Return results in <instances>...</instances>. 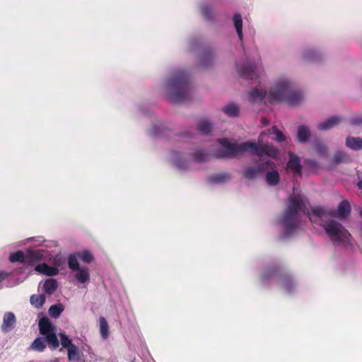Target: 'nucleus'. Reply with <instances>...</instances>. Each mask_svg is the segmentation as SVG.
I'll return each mask as SVG.
<instances>
[{"label": "nucleus", "mask_w": 362, "mask_h": 362, "mask_svg": "<svg viewBox=\"0 0 362 362\" xmlns=\"http://www.w3.org/2000/svg\"><path fill=\"white\" fill-rule=\"evenodd\" d=\"M233 23L236 32L238 33L239 39L241 40L243 39V20L242 16L239 13H236L233 16Z\"/></svg>", "instance_id": "25"}, {"label": "nucleus", "mask_w": 362, "mask_h": 362, "mask_svg": "<svg viewBox=\"0 0 362 362\" xmlns=\"http://www.w3.org/2000/svg\"><path fill=\"white\" fill-rule=\"evenodd\" d=\"M46 298L44 294L40 295H32L30 296V304L34 306L36 308H42L45 302Z\"/></svg>", "instance_id": "24"}, {"label": "nucleus", "mask_w": 362, "mask_h": 362, "mask_svg": "<svg viewBox=\"0 0 362 362\" xmlns=\"http://www.w3.org/2000/svg\"><path fill=\"white\" fill-rule=\"evenodd\" d=\"M58 283L54 279H47L43 284V291L48 295L53 294L57 289Z\"/></svg>", "instance_id": "18"}, {"label": "nucleus", "mask_w": 362, "mask_h": 362, "mask_svg": "<svg viewBox=\"0 0 362 362\" xmlns=\"http://www.w3.org/2000/svg\"><path fill=\"white\" fill-rule=\"evenodd\" d=\"M230 178V175L228 173H221L212 175L208 180L211 182L220 183L224 182Z\"/></svg>", "instance_id": "23"}, {"label": "nucleus", "mask_w": 362, "mask_h": 362, "mask_svg": "<svg viewBox=\"0 0 362 362\" xmlns=\"http://www.w3.org/2000/svg\"><path fill=\"white\" fill-rule=\"evenodd\" d=\"M193 158L195 161L201 163L207 160V155L203 150H197L193 153Z\"/></svg>", "instance_id": "35"}, {"label": "nucleus", "mask_w": 362, "mask_h": 362, "mask_svg": "<svg viewBox=\"0 0 362 362\" xmlns=\"http://www.w3.org/2000/svg\"><path fill=\"white\" fill-rule=\"evenodd\" d=\"M8 259L11 262H21L25 264L26 256H25L23 251H17L10 254Z\"/></svg>", "instance_id": "27"}, {"label": "nucleus", "mask_w": 362, "mask_h": 362, "mask_svg": "<svg viewBox=\"0 0 362 362\" xmlns=\"http://www.w3.org/2000/svg\"><path fill=\"white\" fill-rule=\"evenodd\" d=\"M43 259V255L40 250H29L27 252L25 264L33 265L35 262Z\"/></svg>", "instance_id": "14"}, {"label": "nucleus", "mask_w": 362, "mask_h": 362, "mask_svg": "<svg viewBox=\"0 0 362 362\" xmlns=\"http://www.w3.org/2000/svg\"><path fill=\"white\" fill-rule=\"evenodd\" d=\"M78 258V257H77L76 254H71V255H69V257L67 258L68 267L72 272H75L81 267L79 265Z\"/></svg>", "instance_id": "26"}, {"label": "nucleus", "mask_w": 362, "mask_h": 362, "mask_svg": "<svg viewBox=\"0 0 362 362\" xmlns=\"http://www.w3.org/2000/svg\"><path fill=\"white\" fill-rule=\"evenodd\" d=\"M100 332L103 339H107L109 336V325L106 319L100 317L99 319Z\"/></svg>", "instance_id": "29"}, {"label": "nucleus", "mask_w": 362, "mask_h": 362, "mask_svg": "<svg viewBox=\"0 0 362 362\" xmlns=\"http://www.w3.org/2000/svg\"><path fill=\"white\" fill-rule=\"evenodd\" d=\"M170 102L180 104L191 98L192 88L187 75L182 71L170 78L167 83Z\"/></svg>", "instance_id": "4"}, {"label": "nucleus", "mask_w": 362, "mask_h": 362, "mask_svg": "<svg viewBox=\"0 0 362 362\" xmlns=\"http://www.w3.org/2000/svg\"><path fill=\"white\" fill-rule=\"evenodd\" d=\"M289 160L287 163L286 167L288 170H291L294 175H298L299 177L302 176V165L300 164V158L293 154V153H289Z\"/></svg>", "instance_id": "9"}, {"label": "nucleus", "mask_w": 362, "mask_h": 362, "mask_svg": "<svg viewBox=\"0 0 362 362\" xmlns=\"http://www.w3.org/2000/svg\"><path fill=\"white\" fill-rule=\"evenodd\" d=\"M322 224L326 234L329 236L334 245L344 243L349 241L350 233L339 222L326 218Z\"/></svg>", "instance_id": "5"}, {"label": "nucleus", "mask_w": 362, "mask_h": 362, "mask_svg": "<svg viewBox=\"0 0 362 362\" xmlns=\"http://www.w3.org/2000/svg\"><path fill=\"white\" fill-rule=\"evenodd\" d=\"M262 122L264 125H267L268 124V121L265 117H262Z\"/></svg>", "instance_id": "44"}, {"label": "nucleus", "mask_w": 362, "mask_h": 362, "mask_svg": "<svg viewBox=\"0 0 362 362\" xmlns=\"http://www.w3.org/2000/svg\"><path fill=\"white\" fill-rule=\"evenodd\" d=\"M341 122V118L338 116H332L328 118L323 122H321L318 125V129L320 130H328L337 126Z\"/></svg>", "instance_id": "16"}, {"label": "nucleus", "mask_w": 362, "mask_h": 362, "mask_svg": "<svg viewBox=\"0 0 362 362\" xmlns=\"http://www.w3.org/2000/svg\"><path fill=\"white\" fill-rule=\"evenodd\" d=\"M206 10V8H204L203 9V13H205Z\"/></svg>", "instance_id": "46"}, {"label": "nucleus", "mask_w": 362, "mask_h": 362, "mask_svg": "<svg viewBox=\"0 0 362 362\" xmlns=\"http://www.w3.org/2000/svg\"><path fill=\"white\" fill-rule=\"evenodd\" d=\"M222 110L226 115L230 117H238L240 112L239 107L233 103L226 105L223 107Z\"/></svg>", "instance_id": "19"}, {"label": "nucleus", "mask_w": 362, "mask_h": 362, "mask_svg": "<svg viewBox=\"0 0 362 362\" xmlns=\"http://www.w3.org/2000/svg\"><path fill=\"white\" fill-rule=\"evenodd\" d=\"M315 149L320 154H324L326 152V147L320 143L315 144Z\"/></svg>", "instance_id": "38"}, {"label": "nucleus", "mask_w": 362, "mask_h": 362, "mask_svg": "<svg viewBox=\"0 0 362 362\" xmlns=\"http://www.w3.org/2000/svg\"><path fill=\"white\" fill-rule=\"evenodd\" d=\"M274 277H279L282 286L288 291H291L293 286L291 276L288 274L282 273L277 267L267 268L262 274V281L265 282Z\"/></svg>", "instance_id": "6"}, {"label": "nucleus", "mask_w": 362, "mask_h": 362, "mask_svg": "<svg viewBox=\"0 0 362 362\" xmlns=\"http://www.w3.org/2000/svg\"><path fill=\"white\" fill-rule=\"evenodd\" d=\"M357 186L359 189H362V177L359 180V182L357 184Z\"/></svg>", "instance_id": "43"}, {"label": "nucleus", "mask_w": 362, "mask_h": 362, "mask_svg": "<svg viewBox=\"0 0 362 362\" xmlns=\"http://www.w3.org/2000/svg\"><path fill=\"white\" fill-rule=\"evenodd\" d=\"M9 276V274L4 272V271H0V282L4 281L5 279H6Z\"/></svg>", "instance_id": "41"}, {"label": "nucleus", "mask_w": 362, "mask_h": 362, "mask_svg": "<svg viewBox=\"0 0 362 362\" xmlns=\"http://www.w3.org/2000/svg\"><path fill=\"white\" fill-rule=\"evenodd\" d=\"M304 58L310 62H317L320 59V54L315 49H309L305 52Z\"/></svg>", "instance_id": "31"}, {"label": "nucleus", "mask_w": 362, "mask_h": 362, "mask_svg": "<svg viewBox=\"0 0 362 362\" xmlns=\"http://www.w3.org/2000/svg\"><path fill=\"white\" fill-rule=\"evenodd\" d=\"M266 181L270 186H276L279 182V174L277 170H272L266 175Z\"/></svg>", "instance_id": "22"}, {"label": "nucleus", "mask_w": 362, "mask_h": 362, "mask_svg": "<svg viewBox=\"0 0 362 362\" xmlns=\"http://www.w3.org/2000/svg\"><path fill=\"white\" fill-rule=\"evenodd\" d=\"M46 347L45 340L42 337H37L31 344V349L37 351H43Z\"/></svg>", "instance_id": "30"}, {"label": "nucleus", "mask_w": 362, "mask_h": 362, "mask_svg": "<svg viewBox=\"0 0 362 362\" xmlns=\"http://www.w3.org/2000/svg\"><path fill=\"white\" fill-rule=\"evenodd\" d=\"M75 278L81 284H87L90 279V269L87 267H81L75 271Z\"/></svg>", "instance_id": "11"}, {"label": "nucleus", "mask_w": 362, "mask_h": 362, "mask_svg": "<svg viewBox=\"0 0 362 362\" xmlns=\"http://www.w3.org/2000/svg\"><path fill=\"white\" fill-rule=\"evenodd\" d=\"M351 124L355 125L362 124V118H353L351 119Z\"/></svg>", "instance_id": "42"}, {"label": "nucleus", "mask_w": 362, "mask_h": 362, "mask_svg": "<svg viewBox=\"0 0 362 362\" xmlns=\"http://www.w3.org/2000/svg\"><path fill=\"white\" fill-rule=\"evenodd\" d=\"M332 160L335 164H339L349 161L350 158L345 153L338 151L334 155Z\"/></svg>", "instance_id": "34"}, {"label": "nucleus", "mask_w": 362, "mask_h": 362, "mask_svg": "<svg viewBox=\"0 0 362 362\" xmlns=\"http://www.w3.org/2000/svg\"><path fill=\"white\" fill-rule=\"evenodd\" d=\"M272 131H273V134H275V138L274 139L278 141V142H282L284 141H285L286 139V136L284 134V133L280 131L277 127L274 126L272 128Z\"/></svg>", "instance_id": "37"}, {"label": "nucleus", "mask_w": 362, "mask_h": 362, "mask_svg": "<svg viewBox=\"0 0 362 362\" xmlns=\"http://www.w3.org/2000/svg\"><path fill=\"white\" fill-rule=\"evenodd\" d=\"M35 271L49 276H56L59 273V269L57 267L49 266L46 263H42L36 265Z\"/></svg>", "instance_id": "10"}, {"label": "nucleus", "mask_w": 362, "mask_h": 362, "mask_svg": "<svg viewBox=\"0 0 362 362\" xmlns=\"http://www.w3.org/2000/svg\"><path fill=\"white\" fill-rule=\"evenodd\" d=\"M77 257L83 262L90 264L94 260L92 253L88 250H83L76 253Z\"/></svg>", "instance_id": "33"}, {"label": "nucleus", "mask_w": 362, "mask_h": 362, "mask_svg": "<svg viewBox=\"0 0 362 362\" xmlns=\"http://www.w3.org/2000/svg\"><path fill=\"white\" fill-rule=\"evenodd\" d=\"M16 324V317L13 313H6L4 316L1 329L4 332H9Z\"/></svg>", "instance_id": "13"}, {"label": "nucleus", "mask_w": 362, "mask_h": 362, "mask_svg": "<svg viewBox=\"0 0 362 362\" xmlns=\"http://www.w3.org/2000/svg\"><path fill=\"white\" fill-rule=\"evenodd\" d=\"M68 351V358L69 361H79L81 360L80 351L78 347L76 345L71 346Z\"/></svg>", "instance_id": "28"}, {"label": "nucleus", "mask_w": 362, "mask_h": 362, "mask_svg": "<svg viewBox=\"0 0 362 362\" xmlns=\"http://www.w3.org/2000/svg\"><path fill=\"white\" fill-rule=\"evenodd\" d=\"M238 69L240 76L246 79H255L259 76L257 66L248 62L238 66Z\"/></svg>", "instance_id": "8"}, {"label": "nucleus", "mask_w": 362, "mask_h": 362, "mask_svg": "<svg viewBox=\"0 0 362 362\" xmlns=\"http://www.w3.org/2000/svg\"><path fill=\"white\" fill-rule=\"evenodd\" d=\"M45 336V341H47L49 348H51L52 349H56L59 347V341L58 340L55 332L49 333Z\"/></svg>", "instance_id": "21"}, {"label": "nucleus", "mask_w": 362, "mask_h": 362, "mask_svg": "<svg viewBox=\"0 0 362 362\" xmlns=\"http://www.w3.org/2000/svg\"><path fill=\"white\" fill-rule=\"evenodd\" d=\"M260 163L256 167H247L243 172V175L247 179H255L262 172L267 170L269 168L275 167V163L272 160L262 161L260 158Z\"/></svg>", "instance_id": "7"}, {"label": "nucleus", "mask_w": 362, "mask_h": 362, "mask_svg": "<svg viewBox=\"0 0 362 362\" xmlns=\"http://www.w3.org/2000/svg\"><path fill=\"white\" fill-rule=\"evenodd\" d=\"M249 95V100L252 103L264 100V102L268 101L274 104L284 102L291 106H295L303 100L302 93L299 90H294L291 83L287 81L278 82L268 95L267 92L258 88L252 89Z\"/></svg>", "instance_id": "2"}, {"label": "nucleus", "mask_w": 362, "mask_h": 362, "mask_svg": "<svg viewBox=\"0 0 362 362\" xmlns=\"http://www.w3.org/2000/svg\"><path fill=\"white\" fill-rule=\"evenodd\" d=\"M54 329V327L47 317H43L39 320V331L42 335L53 332Z\"/></svg>", "instance_id": "12"}, {"label": "nucleus", "mask_w": 362, "mask_h": 362, "mask_svg": "<svg viewBox=\"0 0 362 362\" xmlns=\"http://www.w3.org/2000/svg\"><path fill=\"white\" fill-rule=\"evenodd\" d=\"M61 344L65 349H69L71 346L74 345L71 340L65 334L60 333L59 334Z\"/></svg>", "instance_id": "36"}, {"label": "nucleus", "mask_w": 362, "mask_h": 362, "mask_svg": "<svg viewBox=\"0 0 362 362\" xmlns=\"http://www.w3.org/2000/svg\"><path fill=\"white\" fill-rule=\"evenodd\" d=\"M211 59H212V57H211V54H205L204 56H203L202 58V62L203 66H205V67L208 66L209 64L205 61H209V62H211Z\"/></svg>", "instance_id": "39"}, {"label": "nucleus", "mask_w": 362, "mask_h": 362, "mask_svg": "<svg viewBox=\"0 0 362 362\" xmlns=\"http://www.w3.org/2000/svg\"><path fill=\"white\" fill-rule=\"evenodd\" d=\"M308 205V200L300 196L289 198L288 205L281 218V223L284 226L286 235L292 234L300 228V213L308 216L311 222H317V219L325 221L329 217L345 218L351 212V206L347 200L340 202L337 210H327L322 206H316L309 210Z\"/></svg>", "instance_id": "1"}, {"label": "nucleus", "mask_w": 362, "mask_h": 362, "mask_svg": "<svg viewBox=\"0 0 362 362\" xmlns=\"http://www.w3.org/2000/svg\"><path fill=\"white\" fill-rule=\"evenodd\" d=\"M218 142L222 149L215 153L216 158H235L239 154L250 151L259 157L265 154L269 157L276 158L279 154L278 150L268 144L258 146L255 142L246 141L238 144L230 142L227 138L220 139Z\"/></svg>", "instance_id": "3"}, {"label": "nucleus", "mask_w": 362, "mask_h": 362, "mask_svg": "<svg viewBox=\"0 0 362 362\" xmlns=\"http://www.w3.org/2000/svg\"><path fill=\"white\" fill-rule=\"evenodd\" d=\"M64 310L61 303L52 305L49 308V315L53 318H57Z\"/></svg>", "instance_id": "32"}, {"label": "nucleus", "mask_w": 362, "mask_h": 362, "mask_svg": "<svg viewBox=\"0 0 362 362\" xmlns=\"http://www.w3.org/2000/svg\"><path fill=\"white\" fill-rule=\"evenodd\" d=\"M197 129L202 135H211L213 130V124L207 119H202L197 124Z\"/></svg>", "instance_id": "15"}, {"label": "nucleus", "mask_w": 362, "mask_h": 362, "mask_svg": "<svg viewBox=\"0 0 362 362\" xmlns=\"http://www.w3.org/2000/svg\"><path fill=\"white\" fill-rule=\"evenodd\" d=\"M175 165L177 168L183 170L187 169L188 167L187 164L182 160H177Z\"/></svg>", "instance_id": "40"}, {"label": "nucleus", "mask_w": 362, "mask_h": 362, "mask_svg": "<svg viewBox=\"0 0 362 362\" xmlns=\"http://www.w3.org/2000/svg\"><path fill=\"white\" fill-rule=\"evenodd\" d=\"M360 216L362 218V210H361V211H360Z\"/></svg>", "instance_id": "45"}, {"label": "nucleus", "mask_w": 362, "mask_h": 362, "mask_svg": "<svg viewBox=\"0 0 362 362\" xmlns=\"http://www.w3.org/2000/svg\"><path fill=\"white\" fill-rule=\"evenodd\" d=\"M311 133L308 127L305 125H300L297 130V139L300 143H305L308 141Z\"/></svg>", "instance_id": "17"}, {"label": "nucleus", "mask_w": 362, "mask_h": 362, "mask_svg": "<svg viewBox=\"0 0 362 362\" xmlns=\"http://www.w3.org/2000/svg\"><path fill=\"white\" fill-rule=\"evenodd\" d=\"M346 145L354 150L362 149V139L360 137L348 136L346 139Z\"/></svg>", "instance_id": "20"}]
</instances>
